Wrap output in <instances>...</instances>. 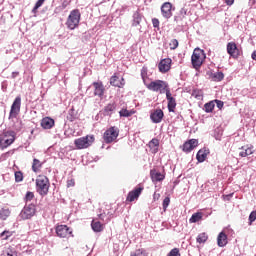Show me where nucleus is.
Instances as JSON below:
<instances>
[{
  "label": "nucleus",
  "mask_w": 256,
  "mask_h": 256,
  "mask_svg": "<svg viewBox=\"0 0 256 256\" xmlns=\"http://www.w3.org/2000/svg\"><path fill=\"white\" fill-rule=\"evenodd\" d=\"M51 187V182L49 178L45 175H38L36 178V191L42 197H45L49 193V188Z\"/></svg>",
  "instance_id": "nucleus-1"
},
{
  "label": "nucleus",
  "mask_w": 256,
  "mask_h": 256,
  "mask_svg": "<svg viewBox=\"0 0 256 256\" xmlns=\"http://www.w3.org/2000/svg\"><path fill=\"white\" fill-rule=\"evenodd\" d=\"M205 59H207V55L205 54V50L201 48H195L193 54L191 56V63L194 69L199 70L203 63H205Z\"/></svg>",
  "instance_id": "nucleus-2"
},
{
  "label": "nucleus",
  "mask_w": 256,
  "mask_h": 256,
  "mask_svg": "<svg viewBox=\"0 0 256 256\" xmlns=\"http://www.w3.org/2000/svg\"><path fill=\"white\" fill-rule=\"evenodd\" d=\"M81 21V12L79 9H74L70 12L67 21H66V27L73 31L74 29H77L79 27V22Z\"/></svg>",
  "instance_id": "nucleus-3"
},
{
  "label": "nucleus",
  "mask_w": 256,
  "mask_h": 256,
  "mask_svg": "<svg viewBox=\"0 0 256 256\" xmlns=\"http://www.w3.org/2000/svg\"><path fill=\"white\" fill-rule=\"evenodd\" d=\"M147 89H149V91H154L156 93H167V89H169V86L167 85V82L163 81V80H156V81H152L150 83L146 84Z\"/></svg>",
  "instance_id": "nucleus-4"
},
{
  "label": "nucleus",
  "mask_w": 256,
  "mask_h": 256,
  "mask_svg": "<svg viewBox=\"0 0 256 256\" xmlns=\"http://www.w3.org/2000/svg\"><path fill=\"white\" fill-rule=\"evenodd\" d=\"M15 131H4L0 134V147L1 149H7L9 145L15 143Z\"/></svg>",
  "instance_id": "nucleus-5"
},
{
  "label": "nucleus",
  "mask_w": 256,
  "mask_h": 256,
  "mask_svg": "<svg viewBox=\"0 0 256 256\" xmlns=\"http://www.w3.org/2000/svg\"><path fill=\"white\" fill-rule=\"evenodd\" d=\"M93 143H95V136L93 135H86L74 141L76 149H87L91 147Z\"/></svg>",
  "instance_id": "nucleus-6"
},
{
  "label": "nucleus",
  "mask_w": 256,
  "mask_h": 256,
  "mask_svg": "<svg viewBox=\"0 0 256 256\" xmlns=\"http://www.w3.org/2000/svg\"><path fill=\"white\" fill-rule=\"evenodd\" d=\"M55 232L60 239H70V237H73V229L65 224L56 225Z\"/></svg>",
  "instance_id": "nucleus-7"
},
{
  "label": "nucleus",
  "mask_w": 256,
  "mask_h": 256,
  "mask_svg": "<svg viewBox=\"0 0 256 256\" xmlns=\"http://www.w3.org/2000/svg\"><path fill=\"white\" fill-rule=\"evenodd\" d=\"M117 137H119V128L115 126L108 128L103 135L104 142L107 144L117 141Z\"/></svg>",
  "instance_id": "nucleus-8"
},
{
  "label": "nucleus",
  "mask_w": 256,
  "mask_h": 256,
  "mask_svg": "<svg viewBox=\"0 0 256 256\" xmlns=\"http://www.w3.org/2000/svg\"><path fill=\"white\" fill-rule=\"evenodd\" d=\"M21 113V96H17L12 103L9 119H17V116Z\"/></svg>",
  "instance_id": "nucleus-9"
},
{
  "label": "nucleus",
  "mask_w": 256,
  "mask_h": 256,
  "mask_svg": "<svg viewBox=\"0 0 256 256\" xmlns=\"http://www.w3.org/2000/svg\"><path fill=\"white\" fill-rule=\"evenodd\" d=\"M143 186L139 185L135 187L132 191H130L126 197V203H133V201H137L139 197H141V193H143Z\"/></svg>",
  "instance_id": "nucleus-10"
},
{
  "label": "nucleus",
  "mask_w": 256,
  "mask_h": 256,
  "mask_svg": "<svg viewBox=\"0 0 256 256\" xmlns=\"http://www.w3.org/2000/svg\"><path fill=\"white\" fill-rule=\"evenodd\" d=\"M37 209L35 207V204H29L24 206L22 211L20 212L21 219H31L36 213Z\"/></svg>",
  "instance_id": "nucleus-11"
},
{
  "label": "nucleus",
  "mask_w": 256,
  "mask_h": 256,
  "mask_svg": "<svg viewBox=\"0 0 256 256\" xmlns=\"http://www.w3.org/2000/svg\"><path fill=\"white\" fill-rule=\"evenodd\" d=\"M161 14L164 19H171L173 17V4L171 2H165L161 6Z\"/></svg>",
  "instance_id": "nucleus-12"
},
{
  "label": "nucleus",
  "mask_w": 256,
  "mask_h": 256,
  "mask_svg": "<svg viewBox=\"0 0 256 256\" xmlns=\"http://www.w3.org/2000/svg\"><path fill=\"white\" fill-rule=\"evenodd\" d=\"M166 99L168 101V111L169 113H175L177 108V100L171 94V90L166 89Z\"/></svg>",
  "instance_id": "nucleus-13"
},
{
  "label": "nucleus",
  "mask_w": 256,
  "mask_h": 256,
  "mask_svg": "<svg viewBox=\"0 0 256 256\" xmlns=\"http://www.w3.org/2000/svg\"><path fill=\"white\" fill-rule=\"evenodd\" d=\"M198 145V139H190L183 144L182 151H184V153H191V151H193V149H195V147H197Z\"/></svg>",
  "instance_id": "nucleus-14"
},
{
  "label": "nucleus",
  "mask_w": 256,
  "mask_h": 256,
  "mask_svg": "<svg viewBox=\"0 0 256 256\" xmlns=\"http://www.w3.org/2000/svg\"><path fill=\"white\" fill-rule=\"evenodd\" d=\"M227 53L230 55V57H233V59H237L239 57V48L235 42H229L227 44Z\"/></svg>",
  "instance_id": "nucleus-15"
},
{
  "label": "nucleus",
  "mask_w": 256,
  "mask_h": 256,
  "mask_svg": "<svg viewBox=\"0 0 256 256\" xmlns=\"http://www.w3.org/2000/svg\"><path fill=\"white\" fill-rule=\"evenodd\" d=\"M171 63H173L171 58L162 59L160 61V63L158 64V68H159L160 73H167L168 71H170L171 70Z\"/></svg>",
  "instance_id": "nucleus-16"
},
{
  "label": "nucleus",
  "mask_w": 256,
  "mask_h": 256,
  "mask_svg": "<svg viewBox=\"0 0 256 256\" xmlns=\"http://www.w3.org/2000/svg\"><path fill=\"white\" fill-rule=\"evenodd\" d=\"M92 86L94 87L95 97H103V95H105V86L103 85V82H93Z\"/></svg>",
  "instance_id": "nucleus-17"
},
{
  "label": "nucleus",
  "mask_w": 256,
  "mask_h": 256,
  "mask_svg": "<svg viewBox=\"0 0 256 256\" xmlns=\"http://www.w3.org/2000/svg\"><path fill=\"white\" fill-rule=\"evenodd\" d=\"M163 117H165V114L161 109H156L150 115V119L153 123H161V121H163Z\"/></svg>",
  "instance_id": "nucleus-18"
},
{
  "label": "nucleus",
  "mask_w": 256,
  "mask_h": 256,
  "mask_svg": "<svg viewBox=\"0 0 256 256\" xmlns=\"http://www.w3.org/2000/svg\"><path fill=\"white\" fill-rule=\"evenodd\" d=\"M110 85H112L113 87H124L125 86V79L121 78L119 79V77L117 75H113L110 78Z\"/></svg>",
  "instance_id": "nucleus-19"
},
{
  "label": "nucleus",
  "mask_w": 256,
  "mask_h": 256,
  "mask_svg": "<svg viewBox=\"0 0 256 256\" xmlns=\"http://www.w3.org/2000/svg\"><path fill=\"white\" fill-rule=\"evenodd\" d=\"M55 126V120L51 117H45L41 120V127L43 129H53Z\"/></svg>",
  "instance_id": "nucleus-20"
},
{
  "label": "nucleus",
  "mask_w": 256,
  "mask_h": 256,
  "mask_svg": "<svg viewBox=\"0 0 256 256\" xmlns=\"http://www.w3.org/2000/svg\"><path fill=\"white\" fill-rule=\"evenodd\" d=\"M150 176H151L153 183H157V182L163 181V179H165V175L155 169L150 171Z\"/></svg>",
  "instance_id": "nucleus-21"
},
{
  "label": "nucleus",
  "mask_w": 256,
  "mask_h": 256,
  "mask_svg": "<svg viewBox=\"0 0 256 256\" xmlns=\"http://www.w3.org/2000/svg\"><path fill=\"white\" fill-rule=\"evenodd\" d=\"M148 147L150 148V152L155 154L159 152V139L153 138L149 143Z\"/></svg>",
  "instance_id": "nucleus-22"
},
{
  "label": "nucleus",
  "mask_w": 256,
  "mask_h": 256,
  "mask_svg": "<svg viewBox=\"0 0 256 256\" xmlns=\"http://www.w3.org/2000/svg\"><path fill=\"white\" fill-rule=\"evenodd\" d=\"M227 234L225 232H220L218 237H217V245L218 247H225L227 245Z\"/></svg>",
  "instance_id": "nucleus-23"
},
{
  "label": "nucleus",
  "mask_w": 256,
  "mask_h": 256,
  "mask_svg": "<svg viewBox=\"0 0 256 256\" xmlns=\"http://www.w3.org/2000/svg\"><path fill=\"white\" fill-rule=\"evenodd\" d=\"M207 155H209V150L200 149L196 155V159L199 161V163H203V161L207 159Z\"/></svg>",
  "instance_id": "nucleus-24"
},
{
  "label": "nucleus",
  "mask_w": 256,
  "mask_h": 256,
  "mask_svg": "<svg viewBox=\"0 0 256 256\" xmlns=\"http://www.w3.org/2000/svg\"><path fill=\"white\" fill-rule=\"evenodd\" d=\"M142 19H143V17L141 16V13H139V11L134 12L132 26L137 27V26L141 25Z\"/></svg>",
  "instance_id": "nucleus-25"
},
{
  "label": "nucleus",
  "mask_w": 256,
  "mask_h": 256,
  "mask_svg": "<svg viewBox=\"0 0 256 256\" xmlns=\"http://www.w3.org/2000/svg\"><path fill=\"white\" fill-rule=\"evenodd\" d=\"M41 167H43V163L39 159L34 158L32 163V171L34 173H39V171H41Z\"/></svg>",
  "instance_id": "nucleus-26"
},
{
  "label": "nucleus",
  "mask_w": 256,
  "mask_h": 256,
  "mask_svg": "<svg viewBox=\"0 0 256 256\" xmlns=\"http://www.w3.org/2000/svg\"><path fill=\"white\" fill-rule=\"evenodd\" d=\"M241 149L242 151L240 152V157H249V155H253L254 153L253 146H243Z\"/></svg>",
  "instance_id": "nucleus-27"
},
{
  "label": "nucleus",
  "mask_w": 256,
  "mask_h": 256,
  "mask_svg": "<svg viewBox=\"0 0 256 256\" xmlns=\"http://www.w3.org/2000/svg\"><path fill=\"white\" fill-rule=\"evenodd\" d=\"M116 107L117 106L115 105V103L108 104L104 108V115L111 117V115H113V111L116 109Z\"/></svg>",
  "instance_id": "nucleus-28"
},
{
  "label": "nucleus",
  "mask_w": 256,
  "mask_h": 256,
  "mask_svg": "<svg viewBox=\"0 0 256 256\" xmlns=\"http://www.w3.org/2000/svg\"><path fill=\"white\" fill-rule=\"evenodd\" d=\"M91 227L95 233H101V231H103V224L99 221H92Z\"/></svg>",
  "instance_id": "nucleus-29"
},
{
  "label": "nucleus",
  "mask_w": 256,
  "mask_h": 256,
  "mask_svg": "<svg viewBox=\"0 0 256 256\" xmlns=\"http://www.w3.org/2000/svg\"><path fill=\"white\" fill-rule=\"evenodd\" d=\"M202 219H203V213L197 212L191 216V218L189 219V222L190 223H198V221H201Z\"/></svg>",
  "instance_id": "nucleus-30"
},
{
  "label": "nucleus",
  "mask_w": 256,
  "mask_h": 256,
  "mask_svg": "<svg viewBox=\"0 0 256 256\" xmlns=\"http://www.w3.org/2000/svg\"><path fill=\"white\" fill-rule=\"evenodd\" d=\"M11 215V211L9 208H2L0 209V219L5 221Z\"/></svg>",
  "instance_id": "nucleus-31"
},
{
  "label": "nucleus",
  "mask_w": 256,
  "mask_h": 256,
  "mask_svg": "<svg viewBox=\"0 0 256 256\" xmlns=\"http://www.w3.org/2000/svg\"><path fill=\"white\" fill-rule=\"evenodd\" d=\"M213 109H215V101H210L204 105L205 113H213Z\"/></svg>",
  "instance_id": "nucleus-32"
},
{
  "label": "nucleus",
  "mask_w": 256,
  "mask_h": 256,
  "mask_svg": "<svg viewBox=\"0 0 256 256\" xmlns=\"http://www.w3.org/2000/svg\"><path fill=\"white\" fill-rule=\"evenodd\" d=\"M207 239H209V236L207 235V233L202 232L197 236L196 241L197 243H200V244L207 243Z\"/></svg>",
  "instance_id": "nucleus-33"
},
{
  "label": "nucleus",
  "mask_w": 256,
  "mask_h": 256,
  "mask_svg": "<svg viewBox=\"0 0 256 256\" xmlns=\"http://www.w3.org/2000/svg\"><path fill=\"white\" fill-rule=\"evenodd\" d=\"M214 81H223L225 79V74L223 72H216L212 75Z\"/></svg>",
  "instance_id": "nucleus-34"
},
{
  "label": "nucleus",
  "mask_w": 256,
  "mask_h": 256,
  "mask_svg": "<svg viewBox=\"0 0 256 256\" xmlns=\"http://www.w3.org/2000/svg\"><path fill=\"white\" fill-rule=\"evenodd\" d=\"M141 77H142L144 85H146L147 84V79L149 78V76L147 75V67H143L141 69Z\"/></svg>",
  "instance_id": "nucleus-35"
},
{
  "label": "nucleus",
  "mask_w": 256,
  "mask_h": 256,
  "mask_svg": "<svg viewBox=\"0 0 256 256\" xmlns=\"http://www.w3.org/2000/svg\"><path fill=\"white\" fill-rule=\"evenodd\" d=\"M2 256H17V251L8 248L7 250L3 251Z\"/></svg>",
  "instance_id": "nucleus-36"
},
{
  "label": "nucleus",
  "mask_w": 256,
  "mask_h": 256,
  "mask_svg": "<svg viewBox=\"0 0 256 256\" xmlns=\"http://www.w3.org/2000/svg\"><path fill=\"white\" fill-rule=\"evenodd\" d=\"M133 111H129L127 109H122L120 112H119V115L120 117H131V115H133Z\"/></svg>",
  "instance_id": "nucleus-37"
},
{
  "label": "nucleus",
  "mask_w": 256,
  "mask_h": 256,
  "mask_svg": "<svg viewBox=\"0 0 256 256\" xmlns=\"http://www.w3.org/2000/svg\"><path fill=\"white\" fill-rule=\"evenodd\" d=\"M131 256H148V254L145 249H138L135 252L131 253Z\"/></svg>",
  "instance_id": "nucleus-38"
},
{
  "label": "nucleus",
  "mask_w": 256,
  "mask_h": 256,
  "mask_svg": "<svg viewBox=\"0 0 256 256\" xmlns=\"http://www.w3.org/2000/svg\"><path fill=\"white\" fill-rule=\"evenodd\" d=\"M169 47L172 51H174V49L179 47V41H177V39H172L169 43Z\"/></svg>",
  "instance_id": "nucleus-39"
},
{
  "label": "nucleus",
  "mask_w": 256,
  "mask_h": 256,
  "mask_svg": "<svg viewBox=\"0 0 256 256\" xmlns=\"http://www.w3.org/2000/svg\"><path fill=\"white\" fill-rule=\"evenodd\" d=\"M13 236V232L9 231V230H5L1 233V237L4 239V241H7V239H9V237Z\"/></svg>",
  "instance_id": "nucleus-40"
},
{
  "label": "nucleus",
  "mask_w": 256,
  "mask_h": 256,
  "mask_svg": "<svg viewBox=\"0 0 256 256\" xmlns=\"http://www.w3.org/2000/svg\"><path fill=\"white\" fill-rule=\"evenodd\" d=\"M14 175L16 183H21V181H23V172L16 171Z\"/></svg>",
  "instance_id": "nucleus-41"
},
{
  "label": "nucleus",
  "mask_w": 256,
  "mask_h": 256,
  "mask_svg": "<svg viewBox=\"0 0 256 256\" xmlns=\"http://www.w3.org/2000/svg\"><path fill=\"white\" fill-rule=\"evenodd\" d=\"M33 199H35V194L28 191L24 197V201H33Z\"/></svg>",
  "instance_id": "nucleus-42"
},
{
  "label": "nucleus",
  "mask_w": 256,
  "mask_h": 256,
  "mask_svg": "<svg viewBox=\"0 0 256 256\" xmlns=\"http://www.w3.org/2000/svg\"><path fill=\"white\" fill-rule=\"evenodd\" d=\"M192 97H195V99H201V97H203V91H201V90H194L192 92Z\"/></svg>",
  "instance_id": "nucleus-43"
},
{
  "label": "nucleus",
  "mask_w": 256,
  "mask_h": 256,
  "mask_svg": "<svg viewBox=\"0 0 256 256\" xmlns=\"http://www.w3.org/2000/svg\"><path fill=\"white\" fill-rule=\"evenodd\" d=\"M43 3H45V0H38L32 10V13H37V9H39V7L43 5Z\"/></svg>",
  "instance_id": "nucleus-44"
},
{
  "label": "nucleus",
  "mask_w": 256,
  "mask_h": 256,
  "mask_svg": "<svg viewBox=\"0 0 256 256\" xmlns=\"http://www.w3.org/2000/svg\"><path fill=\"white\" fill-rule=\"evenodd\" d=\"M167 256H181V252H179V248H173Z\"/></svg>",
  "instance_id": "nucleus-45"
},
{
  "label": "nucleus",
  "mask_w": 256,
  "mask_h": 256,
  "mask_svg": "<svg viewBox=\"0 0 256 256\" xmlns=\"http://www.w3.org/2000/svg\"><path fill=\"white\" fill-rule=\"evenodd\" d=\"M256 220V211H252L249 215V225H253Z\"/></svg>",
  "instance_id": "nucleus-46"
},
{
  "label": "nucleus",
  "mask_w": 256,
  "mask_h": 256,
  "mask_svg": "<svg viewBox=\"0 0 256 256\" xmlns=\"http://www.w3.org/2000/svg\"><path fill=\"white\" fill-rule=\"evenodd\" d=\"M169 203H171V199L169 197H166L163 200V209H164V211H166L167 208L169 207Z\"/></svg>",
  "instance_id": "nucleus-47"
},
{
  "label": "nucleus",
  "mask_w": 256,
  "mask_h": 256,
  "mask_svg": "<svg viewBox=\"0 0 256 256\" xmlns=\"http://www.w3.org/2000/svg\"><path fill=\"white\" fill-rule=\"evenodd\" d=\"M214 103H216V106L218 107V109H223V101L221 100H214Z\"/></svg>",
  "instance_id": "nucleus-48"
},
{
  "label": "nucleus",
  "mask_w": 256,
  "mask_h": 256,
  "mask_svg": "<svg viewBox=\"0 0 256 256\" xmlns=\"http://www.w3.org/2000/svg\"><path fill=\"white\" fill-rule=\"evenodd\" d=\"M152 25H153V27H155V28L159 27V19L153 18V19H152Z\"/></svg>",
  "instance_id": "nucleus-49"
},
{
  "label": "nucleus",
  "mask_w": 256,
  "mask_h": 256,
  "mask_svg": "<svg viewBox=\"0 0 256 256\" xmlns=\"http://www.w3.org/2000/svg\"><path fill=\"white\" fill-rule=\"evenodd\" d=\"M67 187H75V180H73V179L68 180Z\"/></svg>",
  "instance_id": "nucleus-50"
},
{
  "label": "nucleus",
  "mask_w": 256,
  "mask_h": 256,
  "mask_svg": "<svg viewBox=\"0 0 256 256\" xmlns=\"http://www.w3.org/2000/svg\"><path fill=\"white\" fill-rule=\"evenodd\" d=\"M180 15H182V17H185V15H187V8H181Z\"/></svg>",
  "instance_id": "nucleus-51"
},
{
  "label": "nucleus",
  "mask_w": 256,
  "mask_h": 256,
  "mask_svg": "<svg viewBox=\"0 0 256 256\" xmlns=\"http://www.w3.org/2000/svg\"><path fill=\"white\" fill-rule=\"evenodd\" d=\"M226 5H233L235 3V0H225Z\"/></svg>",
  "instance_id": "nucleus-52"
},
{
  "label": "nucleus",
  "mask_w": 256,
  "mask_h": 256,
  "mask_svg": "<svg viewBox=\"0 0 256 256\" xmlns=\"http://www.w3.org/2000/svg\"><path fill=\"white\" fill-rule=\"evenodd\" d=\"M251 58L253 61H256V50L252 53Z\"/></svg>",
  "instance_id": "nucleus-53"
},
{
  "label": "nucleus",
  "mask_w": 256,
  "mask_h": 256,
  "mask_svg": "<svg viewBox=\"0 0 256 256\" xmlns=\"http://www.w3.org/2000/svg\"><path fill=\"white\" fill-rule=\"evenodd\" d=\"M19 75V72H13L12 73V79H15V77H18Z\"/></svg>",
  "instance_id": "nucleus-54"
},
{
  "label": "nucleus",
  "mask_w": 256,
  "mask_h": 256,
  "mask_svg": "<svg viewBox=\"0 0 256 256\" xmlns=\"http://www.w3.org/2000/svg\"><path fill=\"white\" fill-rule=\"evenodd\" d=\"M99 217H103V213L99 214Z\"/></svg>",
  "instance_id": "nucleus-55"
}]
</instances>
